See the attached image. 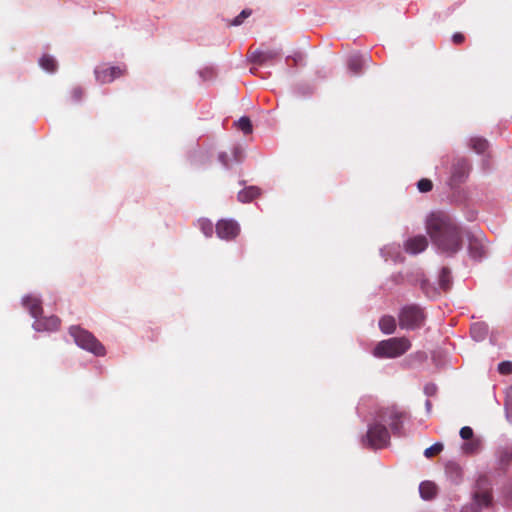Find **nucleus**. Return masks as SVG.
Listing matches in <instances>:
<instances>
[{"label": "nucleus", "instance_id": "obj_2", "mask_svg": "<svg viewBox=\"0 0 512 512\" xmlns=\"http://www.w3.org/2000/svg\"><path fill=\"white\" fill-rule=\"evenodd\" d=\"M473 504L466 506L461 512H479L483 508H488L493 503L492 484L486 475H480L476 480L472 492Z\"/></svg>", "mask_w": 512, "mask_h": 512}, {"label": "nucleus", "instance_id": "obj_19", "mask_svg": "<svg viewBox=\"0 0 512 512\" xmlns=\"http://www.w3.org/2000/svg\"><path fill=\"white\" fill-rule=\"evenodd\" d=\"M482 447V441L479 438H474L472 440H469V442H466L462 445V451L465 454L473 455L478 453L481 450Z\"/></svg>", "mask_w": 512, "mask_h": 512}, {"label": "nucleus", "instance_id": "obj_24", "mask_svg": "<svg viewBox=\"0 0 512 512\" xmlns=\"http://www.w3.org/2000/svg\"><path fill=\"white\" fill-rule=\"evenodd\" d=\"M451 272L447 267L442 268L439 275V285L443 290H448L451 286Z\"/></svg>", "mask_w": 512, "mask_h": 512}, {"label": "nucleus", "instance_id": "obj_13", "mask_svg": "<svg viewBox=\"0 0 512 512\" xmlns=\"http://www.w3.org/2000/svg\"><path fill=\"white\" fill-rule=\"evenodd\" d=\"M469 164L465 159H458L452 166L451 179L454 183H460L468 175Z\"/></svg>", "mask_w": 512, "mask_h": 512}, {"label": "nucleus", "instance_id": "obj_1", "mask_svg": "<svg viewBox=\"0 0 512 512\" xmlns=\"http://www.w3.org/2000/svg\"><path fill=\"white\" fill-rule=\"evenodd\" d=\"M426 230L432 243L442 253L452 256L463 246L464 230L442 212L432 213L427 218Z\"/></svg>", "mask_w": 512, "mask_h": 512}, {"label": "nucleus", "instance_id": "obj_32", "mask_svg": "<svg viewBox=\"0 0 512 512\" xmlns=\"http://www.w3.org/2000/svg\"><path fill=\"white\" fill-rule=\"evenodd\" d=\"M218 160L220 161V163H221L225 168H229V167L231 166V164L233 163L231 156H229V155H228L227 153H225V152H221V153H219V155H218Z\"/></svg>", "mask_w": 512, "mask_h": 512}, {"label": "nucleus", "instance_id": "obj_39", "mask_svg": "<svg viewBox=\"0 0 512 512\" xmlns=\"http://www.w3.org/2000/svg\"><path fill=\"white\" fill-rule=\"evenodd\" d=\"M510 402L512 404V395H507V403Z\"/></svg>", "mask_w": 512, "mask_h": 512}, {"label": "nucleus", "instance_id": "obj_30", "mask_svg": "<svg viewBox=\"0 0 512 512\" xmlns=\"http://www.w3.org/2000/svg\"><path fill=\"white\" fill-rule=\"evenodd\" d=\"M231 158L234 163H240L244 158L243 149L239 146L234 147L232 150Z\"/></svg>", "mask_w": 512, "mask_h": 512}, {"label": "nucleus", "instance_id": "obj_34", "mask_svg": "<svg viewBox=\"0 0 512 512\" xmlns=\"http://www.w3.org/2000/svg\"><path fill=\"white\" fill-rule=\"evenodd\" d=\"M250 14H251L250 10H243L237 17L234 18V20L232 21L231 24L234 26H238V25L242 24L244 19L247 18L248 16H250Z\"/></svg>", "mask_w": 512, "mask_h": 512}, {"label": "nucleus", "instance_id": "obj_21", "mask_svg": "<svg viewBox=\"0 0 512 512\" xmlns=\"http://www.w3.org/2000/svg\"><path fill=\"white\" fill-rule=\"evenodd\" d=\"M39 65L41 66L42 69L46 70L47 72H50V73H53L57 70V62L56 60L48 55V54H44L40 60H39Z\"/></svg>", "mask_w": 512, "mask_h": 512}, {"label": "nucleus", "instance_id": "obj_36", "mask_svg": "<svg viewBox=\"0 0 512 512\" xmlns=\"http://www.w3.org/2000/svg\"><path fill=\"white\" fill-rule=\"evenodd\" d=\"M83 89L81 87H75L71 91V99L74 102H79L83 97Z\"/></svg>", "mask_w": 512, "mask_h": 512}, {"label": "nucleus", "instance_id": "obj_20", "mask_svg": "<svg viewBox=\"0 0 512 512\" xmlns=\"http://www.w3.org/2000/svg\"><path fill=\"white\" fill-rule=\"evenodd\" d=\"M364 65V60L361 56L354 55L348 60V69L353 75H358L361 73Z\"/></svg>", "mask_w": 512, "mask_h": 512}, {"label": "nucleus", "instance_id": "obj_7", "mask_svg": "<svg viewBox=\"0 0 512 512\" xmlns=\"http://www.w3.org/2000/svg\"><path fill=\"white\" fill-rule=\"evenodd\" d=\"M405 416V412L399 410L395 406L384 408L378 414L380 420L389 423L393 434L396 436L402 435V422Z\"/></svg>", "mask_w": 512, "mask_h": 512}, {"label": "nucleus", "instance_id": "obj_31", "mask_svg": "<svg viewBox=\"0 0 512 512\" xmlns=\"http://www.w3.org/2000/svg\"><path fill=\"white\" fill-rule=\"evenodd\" d=\"M498 371L502 375L512 374V362L503 361L498 365Z\"/></svg>", "mask_w": 512, "mask_h": 512}, {"label": "nucleus", "instance_id": "obj_8", "mask_svg": "<svg viewBox=\"0 0 512 512\" xmlns=\"http://www.w3.org/2000/svg\"><path fill=\"white\" fill-rule=\"evenodd\" d=\"M95 78L101 84H107L126 73V68L121 66L99 65L95 68Z\"/></svg>", "mask_w": 512, "mask_h": 512}, {"label": "nucleus", "instance_id": "obj_15", "mask_svg": "<svg viewBox=\"0 0 512 512\" xmlns=\"http://www.w3.org/2000/svg\"><path fill=\"white\" fill-rule=\"evenodd\" d=\"M24 307L30 312L33 318L38 319L43 312L41 301L33 296L23 298Z\"/></svg>", "mask_w": 512, "mask_h": 512}, {"label": "nucleus", "instance_id": "obj_38", "mask_svg": "<svg viewBox=\"0 0 512 512\" xmlns=\"http://www.w3.org/2000/svg\"><path fill=\"white\" fill-rule=\"evenodd\" d=\"M505 496L508 500L512 501V483L506 488Z\"/></svg>", "mask_w": 512, "mask_h": 512}, {"label": "nucleus", "instance_id": "obj_5", "mask_svg": "<svg viewBox=\"0 0 512 512\" xmlns=\"http://www.w3.org/2000/svg\"><path fill=\"white\" fill-rule=\"evenodd\" d=\"M398 319L402 329L415 330L424 324L425 315L419 306L411 304L400 310Z\"/></svg>", "mask_w": 512, "mask_h": 512}, {"label": "nucleus", "instance_id": "obj_4", "mask_svg": "<svg viewBox=\"0 0 512 512\" xmlns=\"http://www.w3.org/2000/svg\"><path fill=\"white\" fill-rule=\"evenodd\" d=\"M69 333L73 337L75 343L84 350L93 353L96 356H104L106 354L105 347L96 339L89 331L80 326H71Z\"/></svg>", "mask_w": 512, "mask_h": 512}, {"label": "nucleus", "instance_id": "obj_33", "mask_svg": "<svg viewBox=\"0 0 512 512\" xmlns=\"http://www.w3.org/2000/svg\"><path fill=\"white\" fill-rule=\"evenodd\" d=\"M460 436L464 440H472L473 438V430L469 426H464L460 429Z\"/></svg>", "mask_w": 512, "mask_h": 512}, {"label": "nucleus", "instance_id": "obj_14", "mask_svg": "<svg viewBox=\"0 0 512 512\" xmlns=\"http://www.w3.org/2000/svg\"><path fill=\"white\" fill-rule=\"evenodd\" d=\"M60 319L57 316H50L47 318H41V316L35 320L34 328L38 331H55L60 326Z\"/></svg>", "mask_w": 512, "mask_h": 512}, {"label": "nucleus", "instance_id": "obj_10", "mask_svg": "<svg viewBox=\"0 0 512 512\" xmlns=\"http://www.w3.org/2000/svg\"><path fill=\"white\" fill-rule=\"evenodd\" d=\"M469 255L475 259L480 260L486 255L485 241L482 236L467 235Z\"/></svg>", "mask_w": 512, "mask_h": 512}, {"label": "nucleus", "instance_id": "obj_17", "mask_svg": "<svg viewBox=\"0 0 512 512\" xmlns=\"http://www.w3.org/2000/svg\"><path fill=\"white\" fill-rule=\"evenodd\" d=\"M260 195V189L256 186H250L238 193V200L247 203L257 198Z\"/></svg>", "mask_w": 512, "mask_h": 512}, {"label": "nucleus", "instance_id": "obj_18", "mask_svg": "<svg viewBox=\"0 0 512 512\" xmlns=\"http://www.w3.org/2000/svg\"><path fill=\"white\" fill-rule=\"evenodd\" d=\"M379 328L385 334H392L396 330V320L393 316L385 315L379 321Z\"/></svg>", "mask_w": 512, "mask_h": 512}, {"label": "nucleus", "instance_id": "obj_28", "mask_svg": "<svg viewBox=\"0 0 512 512\" xmlns=\"http://www.w3.org/2000/svg\"><path fill=\"white\" fill-rule=\"evenodd\" d=\"M499 460H500V464L503 466L511 464L512 463V447L506 448L503 451H501Z\"/></svg>", "mask_w": 512, "mask_h": 512}, {"label": "nucleus", "instance_id": "obj_12", "mask_svg": "<svg viewBox=\"0 0 512 512\" xmlns=\"http://www.w3.org/2000/svg\"><path fill=\"white\" fill-rule=\"evenodd\" d=\"M428 246V240L423 235H418L412 238H409L405 244V251L410 254H418L423 252Z\"/></svg>", "mask_w": 512, "mask_h": 512}, {"label": "nucleus", "instance_id": "obj_9", "mask_svg": "<svg viewBox=\"0 0 512 512\" xmlns=\"http://www.w3.org/2000/svg\"><path fill=\"white\" fill-rule=\"evenodd\" d=\"M217 236L224 240H233L240 232V227L237 222L233 220L222 219L216 224Z\"/></svg>", "mask_w": 512, "mask_h": 512}, {"label": "nucleus", "instance_id": "obj_26", "mask_svg": "<svg viewBox=\"0 0 512 512\" xmlns=\"http://www.w3.org/2000/svg\"><path fill=\"white\" fill-rule=\"evenodd\" d=\"M236 126L238 127V129L243 131L244 134L252 133V123H251V120L248 117H246V116L241 117L236 122Z\"/></svg>", "mask_w": 512, "mask_h": 512}, {"label": "nucleus", "instance_id": "obj_37", "mask_svg": "<svg viewBox=\"0 0 512 512\" xmlns=\"http://www.w3.org/2000/svg\"><path fill=\"white\" fill-rule=\"evenodd\" d=\"M452 41H453L454 44L460 45V44L464 43L465 36H464V34H462L460 32H456L452 36Z\"/></svg>", "mask_w": 512, "mask_h": 512}, {"label": "nucleus", "instance_id": "obj_6", "mask_svg": "<svg viewBox=\"0 0 512 512\" xmlns=\"http://www.w3.org/2000/svg\"><path fill=\"white\" fill-rule=\"evenodd\" d=\"M365 441L373 449H381L390 444V434L385 425L375 422L367 430Z\"/></svg>", "mask_w": 512, "mask_h": 512}, {"label": "nucleus", "instance_id": "obj_23", "mask_svg": "<svg viewBox=\"0 0 512 512\" xmlns=\"http://www.w3.org/2000/svg\"><path fill=\"white\" fill-rule=\"evenodd\" d=\"M446 472L456 483H458L462 478V469L457 463H448L446 465Z\"/></svg>", "mask_w": 512, "mask_h": 512}, {"label": "nucleus", "instance_id": "obj_16", "mask_svg": "<svg viewBox=\"0 0 512 512\" xmlns=\"http://www.w3.org/2000/svg\"><path fill=\"white\" fill-rule=\"evenodd\" d=\"M419 492L423 499L431 500L437 493V487L433 482L424 481L419 486Z\"/></svg>", "mask_w": 512, "mask_h": 512}, {"label": "nucleus", "instance_id": "obj_3", "mask_svg": "<svg viewBox=\"0 0 512 512\" xmlns=\"http://www.w3.org/2000/svg\"><path fill=\"white\" fill-rule=\"evenodd\" d=\"M411 347L406 337H393L377 343L373 355L377 358H397L405 354Z\"/></svg>", "mask_w": 512, "mask_h": 512}, {"label": "nucleus", "instance_id": "obj_25", "mask_svg": "<svg viewBox=\"0 0 512 512\" xmlns=\"http://www.w3.org/2000/svg\"><path fill=\"white\" fill-rule=\"evenodd\" d=\"M198 227L206 237H211L214 231L213 223L209 219L201 218L198 220Z\"/></svg>", "mask_w": 512, "mask_h": 512}, {"label": "nucleus", "instance_id": "obj_27", "mask_svg": "<svg viewBox=\"0 0 512 512\" xmlns=\"http://www.w3.org/2000/svg\"><path fill=\"white\" fill-rule=\"evenodd\" d=\"M443 450V444L435 443L432 446L428 447L424 451V455L427 458H431L439 454Z\"/></svg>", "mask_w": 512, "mask_h": 512}, {"label": "nucleus", "instance_id": "obj_22", "mask_svg": "<svg viewBox=\"0 0 512 512\" xmlns=\"http://www.w3.org/2000/svg\"><path fill=\"white\" fill-rule=\"evenodd\" d=\"M471 148L478 154L484 153L489 144L488 141L481 137H473L470 139Z\"/></svg>", "mask_w": 512, "mask_h": 512}, {"label": "nucleus", "instance_id": "obj_35", "mask_svg": "<svg viewBox=\"0 0 512 512\" xmlns=\"http://www.w3.org/2000/svg\"><path fill=\"white\" fill-rule=\"evenodd\" d=\"M471 334H472L474 339L480 340V339L483 338L484 331H482V328H481V326L479 324H474L471 327Z\"/></svg>", "mask_w": 512, "mask_h": 512}, {"label": "nucleus", "instance_id": "obj_11", "mask_svg": "<svg viewBox=\"0 0 512 512\" xmlns=\"http://www.w3.org/2000/svg\"><path fill=\"white\" fill-rule=\"evenodd\" d=\"M280 55H281L280 50L259 49V50L254 51L251 54V60H252V62H254L256 64L263 65V64H266L268 62H271V61L279 58Z\"/></svg>", "mask_w": 512, "mask_h": 512}, {"label": "nucleus", "instance_id": "obj_29", "mask_svg": "<svg viewBox=\"0 0 512 512\" xmlns=\"http://www.w3.org/2000/svg\"><path fill=\"white\" fill-rule=\"evenodd\" d=\"M417 188L420 192L426 193L432 190L433 183L430 179L422 178L421 180L418 181Z\"/></svg>", "mask_w": 512, "mask_h": 512}]
</instances>
